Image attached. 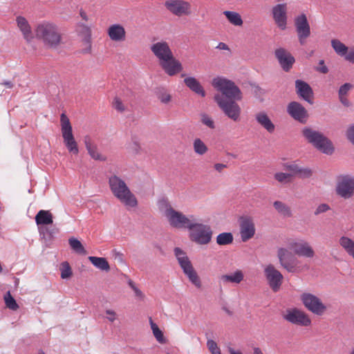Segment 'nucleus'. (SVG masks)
Listing matches in <instances>:
<instances>
[{
	"mask_svg": "<svg viewBox=\"0 0 354 354\" xmlns=\"http://www.w3.org/2000/svg\"><path fill=\"white\" fill-rule=\"evenodd\" d=\"M174 251L178 262L184 273L187 272L194 268L192 262L183 250L180 248H175Z\"/></svg>",
	"mask_w": 354,
	"mask_h": 354,
	"instance_id": "b1692460",
	"label": "nucleus"
},
{
	"mask_svg": "<svg viewBox=\"0 0 354 354\" xmlns=\"http://www.w3.org/2000/svg\"><path fill=\"white\" fill-rule=\"evenodd\" d=\"M257 122L268 132L273 133L275 126L265 112H259L255 115Z\"/></svg>",
	"mask_w": 354,
	"mask_h": 354,
	"instance_id": "cd10ccee",
	"label": "nucleus"
},
{
	"mask_svg": "<svg viewBox=\"0 0 354 354\" xmlns=\"http://www.w3.org/2000/svg\"><path fill=\"white\" fill-rule=\"evenodd\" d=\"M223 15L232 24L239 26L243 24L241 17L238 12L226 10L223 12Z\"/></svg>",
	"mask_w": 354,
	"mask_h": 354,
	"instance_id": "f704fd0d",
	"label": "nucleus"
},
{
	"mask_svg": "<svg viewBox=\"0 0 354 354\" xmlns=\"http://www.w3.org/2000/svg\"><path fill=\"white\" fill-rule=\"evenodd\" d=\"M106 314L109 315V317H107V319L111 322H113L116 319V313L115 311L112 310H106Z\"/></svg>",
	"mask_w": 354,
	"mask_h": 354,
	"instance_id": "680f3d73",
	"label": "nucleus"
},
{
	"mask_svg": "<svg viewBox=\"0 0 354 354\" xmlns=\"http://www.w3.org/2000/svg\"><path fill=\"white\" fill-rule=\"evenodd\" d=\"M184 274L187 277L189 281L197 288H201L202 287L201 280L194 268Z\"/></svg>",
	"mask_w": 354,
	"mask_h": 354,
	"instance_id": "ea45409f",
	"label": "nucleus"
},
{
	"mask_svg": "<svg viewBox=\"0 0 354 354\" xmlns=\"http://www.w3.org/2000/svg\"><path fill=\"white\" fill-rule=\"evenodd\" d=\"M286 169L291 171L292 172V175H297V173H298V171H299V166L296 165V164H292V165H287L286 166Z\"/></svg>",
	"mask_w": 354,
	"mask_h": 354,
	"instance_id": "13d9d810",
	"label": "nucleus"
},
{
	"mask_svg": "<svg viewBox=\"0 0 354 354\" xmlns=\"http://www.w3.org/2000/svg\"><path fill=\"white\" fill-rule=\"evenodd\" d=\"M37 225H50L53 223V214L47 210H40L35 216Z\"/></svg>",
	"mask_w": 354,
	"mask_h": 354,
	"instance_id": "c756f323",
	"label": "nucleus"
},
{
	"mask_svg": "<svg viewBox=\"0 0 354 354\" xmlns=\"http://www.w3.org/2000/svg\"><path fill=\"white\" fill-rule=\"evenodd\" d=\"M159 65L169 76L175 75L183 70L181 63L174 57V55L165 60L160 61Z\"/></svg>",
	"mask_w": 354,
	"mask_h": 354,
	"instance_id": "412c9836",
	"label": "nucleus"
},
{
	"mask_svg": "<svg viewBox=\"0 0 354 354\" xmlns=\"http://www.w3.org/2000/svg\"><path fill=\"white\" fill-rule=\"evenodd\" d=\"M108 35L112 41H122L125 39L126 31L122 26L113 24L109 28Z\"/></svg>",
	"mask_w": 354,
	"mask_h": 354,
	"instance_id": "393cba45",
	"label": "nucleus"
},
{
	"mask_svg": "<svg viewBox=\"0 0 354 354\" xmlns=\"http://www.w3.org/2000/svg\"><path fill=\"white\" fill-rule=\"evenodd\" d=\"M330 209V207L328 205L326 204V203H322L321 205H319L316 210L315 211L314 214L315 215H319V214H322V213H324V212H327L328 210Z\"/></svg>",
	"mask_w": 354,
	"mask_h": 354,
	"instance_id": "5fc2aeb1",
	"label": "nucleus"
},
{
	"mask_svg": "<svg viewBox=\"0 0 354 354\" xmlns=\"http://www.w3.org/2000/svg\"><path fill=\"white\" fill-rule=\"evenodd\" d=\"M277 257L282 268L289 272H294L295 271V259L288 250L283 248H279L277 250Z\"/></svg>",
	"mask_w": 354,
	"mask_h": 354,
	"instance_id": "dca6fc26",
	"label": "nucleus"
},
{
	"mask_svg": "<svg viewBox=\"0 0 354 354\" xmlns=\"http://www.w3.org/2000/svg\"><path fill=\"white\" fill-rule=\"evenodd\" d=\"M228 352L230 354H243L240 351H235L232 347L228 348Z\"/></svg>",
	"mask_w": 354,
	"mask_h": 354,
	"instance_id": "774afa93",
	"label": "nucleus"
},
{
	"mask_svg": "<svg viewBox=\"0 0 354 354\" xmlns=\"http://www.w3.org/2000/svg\"><path fill=\"white\" fill-rule=\"evenodd\" d=\"M273 206L275 209L284 216H290L292 215L290 207L281 201H277L274 202Z\"/></svg>",
	"mask_w": 354,
	"mask_h": 354,
	"instance_id": "4c0bfd02",
	"label": "nucleus"
},
{
	"mask_svg": "<svg viewBox=\"0 0 354 354\" xmlns=\"http://www.w3.org/2000/svg\"><path fill=\"white\" fill-rule=\"evenodd\" d=\"M331 46L335 53L340 56H344L348 52V47L338 39H332Z\"/></svg>",
	"mask_w": 354,
	"mask_h": 354,
	"instance_id": "c9c22d12",
	"label": "nucleus"
},
{
	"mask_svg": "<svg viewBox=\"0 0 354 354\" xmlns=\"http://www.w3.org/2000/svg\"><path fill=\"white\" fill-rule=\"evenodd\" d=\"M313 174V171L309 167H299L297 176L301 178H310Z\"/></svg>",
	"mask_w": 354,
	"mask_h": 354,
	"instance_id": "a18cd8bd",
	"label": "nucleus"
},
{
	"mask_svg": "<svg viewBox=\"0 0 354 354\" xmlns=\"http://www.w3.org/2000/svg\"><path fill=\"white\" fill-rule=\"evenodd\" d=\"M214 100L226 116L234 122L239 121L241 109L236 102L237 100H227L219 94L214 96Z\"/></svg>",
	"mask_w": 354,
	"mask_h": 354,
	"instance_id": "423d86ee",
	"label": "nucleus"
},
{
	"mask_svg": "<svg viewBox=\"0 0 354 354\" xmlns=\"http://www.w3.org/2000/svg\"><path fill=\"white\" fill-rule=\"evenodd\" d=\"M251 86L255 95H261L263 93V89L259 85L251 84Z\"/></svg>",
	"mask_w": 354,
	"mask_h": 354,
	"instance_id": "bf43d9fd",
	"label": "nucleus"
},
{
	"mask_svg": "<svg viewBox=\"0 0 354 354\" xmlns=\"http://www.w3.org/2000/svg\"><path fill=\"white\" fill-rule=\"evenodd\" d=\"M240 234L242 241L246 242L252 239L255 234L254 223L250 217L240 218Z\"/></svg>",
	"mask_w": 354,
	"mask_h": 354,
	"instance_id": "aec40b11",
	"label": "nucleus"
},
{
	"mask_svg": "<svg viewBox=\"0 0 354 354\" xmlns=\"http://www.w3.org/2000/svg\"><path fill=\"white\" fill-rule=\"evenodd\" d=\"M216 48L220 49V50H226L230 51V48L228 47V46L223 42H220L218 44V46H216Z\"/></svg>",
	"mask_w": 354,
	"mask_h": 354,
	"instance_id": "69168bd1",
	"label": "nucleus"
},
{
	"mask_svg": "<svg viewBox=\"0 0 354 354\" xmlns=\"http://www.w3.org/2000/svg\"><path fill=\"white\" fill-rule=\"evenodd\" d=\"M109 185L113 195L125 206L136 207L138 205L136 197L120 176L115 174L111 176Z\"/></svg>",
	"mask_w": 354,
	"mask_h": 354,
	"instance_id": "f03ea898",
	"label": "nucleus"
},
{
	"mask_svg": "<svg viewBox=\"0 0 354 354\" xmlns=\"http://www.w3.org/2000/svg\"><path fill=\"white\" fill-rule=\"evenodd\" d=\"M315 70L322 74H326L328 72V68L323 59L319 60V66L315 68Z\"/></svg>",
	"mask_w": 354,
	"mask_h": 354,
	"instance_id": "864d4df0",
	"label": "nucleus"
},
{
	"mask_svg": "<svg viewBox=\"0 0 354 354\" xmlns=\"http://www.w3.org/2000/svg\"><path fill=\"white\" fill-rule=\"evenodd\" d=\"M290 248L295 254L305 258H313L315 256V251L310 244L304 241L293 242L290 243Z\"/></svg>",
	"mask_w": 354,
	"mask_h": 354,
	"instance_id": "6ab92c4d",
	"label": "nucleus"
},
{
	"mask_svg": "<svg viewBox=\"0 0 354 354\" xmlns=\"http://www.w3.org/2000/svg\"><path fill=\"white\" fill-rule=\"evenodd\" d=\"M82 33L84 34L82 41L84 44L86 46V49L84 50V53H89L91 49V31L90 28L86 26H83Z\"/></svg>",
	"mask_w": 354,
	"mask_h": 354,
	"instance_id": "58836bf2",
	"label": "nucleus"
},
{
	"mask_svg": "<svg viewBox=\"0 0 354 354\" xmlns=\"http://www.w3.org/2000/svg\"><path fill=\"white\" fill-rule=\"evenodd\" d=\"M16 20L19 28L23 33L24 39L28 42H30L33 39V34L28 21L21 16L17 17Z\"/></svg>",
	"mask_w": 354,
	"mask_h": 354,
	"instance_id": "bb28decb",
	"label": "nucleus"
},
{
	"mask_svg": "<svg viewBox=\"0 0 354 354\" xmlns=\"http://www.w3.org/2000/svg\"><path fill=\"white\" fill-rule=\"evenodd\" d=\"M344 57L347 61L354 64V48L347 52Z\"/></svg>",
	"mask_w": 354,
	"mask_h": 354,
	"instance_id": "052dcab7",
	"label": "nucleus"
},
{
	"mask_svg": "<svg viewBox=\"0 0 354 354\" xmlns=\"http://www.w3.org/2000/svg\"><path fill=\"white\" fill-rule=\"evenodd\" d=\"M212 85L222 93L221 95L225 99L237 100L242 99L240 88L232 80L218 77L213 80Z\"/></svg>",
	"mask_w": 354,
	"mask_h": 354,
	"instance_id": "20e7f679",
	"label": "nucleus"
},
{
	"mask_svg": "<svg viewBox=\"0 0 354 354\" xmlns=\"http://www.w3.org/2000/svg\"><path fill=\"white\" fill-rule=\"evenodd\" d=\"M335 192L344 199L351 198L354 195V177L351 175L338 176Z\"/></svg>",
	"mask_w": 354,
	"mask_h": 354,
	"instance_id": "1a4fd4ad",
	"label": "nucleus"
},
{
	"mask_svg": "<svg viewBox=\"0 0 354 354\" xmlns=\"http://www.w3.org/2000/svg\"><path fill=\"white\" fill-rule=\"evenodd\" d=\"M339 245L354 259V241L346 236H342L339 240Z\"/></svg>",
	"mask_w": 354,
	"mask_h": 354,
	"instance_id": "473e14b6",
	"label": "nucleus"
},
{
	"mask_svg": "<svg viewBox=\"0 0 354 354\" xmlns=\"http://www.w3.org/2000/svg\"><path fill=\"white\" fill-rule=\"evenodd\" d=\"M287 112L293 119L301 123H305L308 117V111L305 107L295 101L288 104Z\"/></svg>",
	"mask_w": 354,
	"mask_h": 354,
	"instance_id": "f3484780",
	"label": "nucleus"
},
{
	"mask_svg": "<svg viewBox=\"0 0 354 354\" xmlns=\"http://www.w3.org/2000/svg\"><path fill=\"white\" fill-rule=\"evenodd\" d=\"M149 324L152 333L156 340L160 344H165L167 340L164 337L162 331L158 328V325L153 322L151 317H149Z\"/></svg>",
	"mask_w": 354,
	"mask_h": 354,
	"instance_id": "72a5a7b5",
	"label": "nucleus"
},
{
	"mask_svg": "<svg viewBox=\"0 0 354 354\" xmlns=\"http://www.w3.org/2000/svg\"><path fill=\"white\" fill-rule=\"evenodd\" d=\"M158 98L162 103L167 104L171 100V95L166 92H160L158 93Z\"/></svg>",
	"mask_w": 354,
	"mask_h": 354,
	"instance_id": "603ef678",
	"label": "nucleus"
},
{
	"mask_svg": "<svg viewBox=\"0 0 354 354\" xmlns=\"http://www.w3.org/2000/svg\"><path fill=\"white\" fill-rule=\"evenodd\" d=\"M301 300L309 311L317 315H322L326 310V306L321 299L311 293H303L301 295Z\"/></svg>",
	"mask_w": 354,
	"mask_h": 354,
	"instance_id": "9d476101",
	"label": "nucleus"
},
{
	"mask_svg": "<svg viewBox=\"0 0 354 354\" xmlns=\"http://www.w3.org/2000/svg\"><path fill=\"white\" fill-rule=\"evenodd\" d=\"M283 318L291 324L299 326H308L311 323L308 316L297 308L287 310Z\"/></svg>",
	"mask_w": 354,
	"mask_h": 354,
	"instance_id": "4468645a",
	"label": "nucleus"
},
{
	"mask_svg": "<svg viewBox=\"0 0 354 354\" xmlns=\"http://www.w3.org/2000/svg\"><path fill=\"white\" fill-rule=\"evenodd\" d=\"M190 239L200 245L208 244L213 234L211 227L203 223H194L189 225Z\"/></svg>",
	"mask_w": 354,
	"mask_h": 354,
	"instance_id": "39448f33",
	"label": "nucleus"
},
{
	"mask_svg": "<svg viewBox=\"0 0 354 354\" xmlns=\"http://www.w3.org/2000/svg\"><path fill=\"white\" fill-rule=\"evenodd\" d=\"M201 122L208 127L209 128L214 129L215 128V124L213 120L206 113H202L201 115Z\"/></svg>",
	"mask_w": 354,
	"mask_h": 354,
	"instance_id": "49530a36",
	"label": "nucleus"
},
{
	"mask_svg": "<svg viewBox=\"0 0 354 354\" xmlns=\"http://www.w3.org/2000/svg\"><path fill=\"white\" fill-rule=\"evenodd\" d=\"M272 18L281 30H285L287 25V4L279 3L272 8Z\"/></svg>",
	"mask_w": 354,
	"mask_h": 354,
	"instance_id": "2eb2a0df",
	"label": "nucleus"
},
{
	"mask_svg": "<svg viewBox=\"0 0 354 354\" xmlns=\"http://www.w3.org/2000/svg\"><path fill=\"white\" fill-rule=\"evenodd\" d=\"M185 85L193 92L201 95L202 97L205 95V92L201 85L200 82L194 77H189L184 80Z\"/></svg>",
	"mask_w": 354,
	"mask_h": 354,
	"instance_id": "c85d7f7f",
	"label": "nucleus"
},
{
	"mask_svg": "<svg viewBox=\"0 0 354 354\" xmlns=\"http://www.w3.org/2000/svg\"><path fill=\"white\" fill-rule=\"evenodd\" d=\"M302 136L317 150L326 155H332L335 151L333 142L322 133L306 127L301 131Z\"/></svg>",
	"mask_w": 354,
	"mask_h": 354,
	"instance_id": "7ed1b4c3",
	"label": "nucleus"
},
{
	"mask_svg": "<svg viewBox=\"0 0 354 354\" xmlns=\"http://www.w3.org/2000/svg\"><path fill=\"white\" fill-rule=\"evenodd\" d=\"M295 25L299 41L301 45H304L306 39L310 35V28L306 15L301 14L297 17L295 20Z\"/></svg>",
	"mask_w": 354,
	"mask_h": 354,
	"instance_id": "ddd939ff",
	"label": "nucleus"
},
{
	"mask_svg": "<svg viewBox=\"0 0 354 354\" xmlns=\"http://www.w3.org/2000/svg\"><path fill=\"white\" fill-rule=\"evenodd\" d=\"M35 34L36 38L48 48L57 49L63 43L60 29L52 22L43 21L38 24L35 29Z\"/></svg>",
	"mask_w": 354,
	"mask_h": 354,
	"instance_id": "f257e3e1",
	"label": "nucleus"
},
{
	"mask_svg": "<svg viewBox=\"0 0 354 354\" xmlns=\"http://www.w3.org/2000/svg\"><path fill=\"white\" fill-rule=\"evenodd\" d=\"M214 169L218 171V172H221L223 171V169L226 168L227 167V165H225V164H222V163H216L214 165Z\"/></svg>",
	"mask_w": 354,
	"mask_h": 354,
	"instance_id": "0e129e2a",
	"label": "nucleus"
},
{
	"mask_svg": "<svg viewBox=\"0 0 354 354\" xmlns=\"http://www.w3.org/2000/svg\"><path fill=\"white\" fill-rule=\"evenodd\" d=\"M40 232L45 236L46 234L49 235L50 237H52L53 235L55 233V229H50L48 227H44L40 228Z\"/></svg>",
	"mask_w": 354,
	"mask_h": 354,
	"instance_id": "4d7b16f0",
	"label": "nucleus"
},
{
	"mask_svg": "<svg viewBox=\"0 0 354 354\" xmlns=\"http://www.w3.org/2000/svg\"><path fill=\"white\" fill-rule=\"evenodd\" d=\"M151 52L158 59L159 62L173 55V53L166 41H158L150 47Z\"/></svg>",
	"mask_w": 354,
	"mask_h": 354,
	"instance_id": "5701e85b",
	"label": "nucleus"
},
{
	"mask_svg": "<svg viewBox=\"0 0 354 354\" xmlns=\"http://www.w3.org/2000/svg\"><path fill=\"white\" fill-rule=\"evenodd\" d=\"M4 300L6 307L8 308L16 310L19 308V306L16 302V300L11 295L10 291L7 292L4 296Z\"/></svg>",
	"mask_w": 354,
	"mask_h": 354,
	"instance_id": "37998d69",
	"label": "nucleus"
},
{
	"mask_svg": "<svg viewBox=\"0 0 354 354\" xmlns=\"http://www.w3.org/2000/svg\"><path fill=\"white\" fill-rule=\"evenodd\" d=\"M353 86L350 83H345L342 85L338 91V95H346Z\"/></svg>",
	"mask_w": 354,
	"mask_h": 354,
	"instance_id": "3c124183",
	"label": "nucleus"
},
{
	"mask_svg": "<svg viewBox=\"0 0 354 354\" xmlns=\"http://www.w3.org/2000/svg\"><path fill=\"white\" fill-rule=\"evenodd\" d=\"M165 8L173 15L181 17L191 13V5L183 0H168L165 3Z\"/></svg>",
	"mask_w": 354,
	"mask_h": 354,
	"instance_id": "f8f14e48",
	"label": "nucleus"
},
{
	"mask_svg": "<svg viewBox=\"0 0 354 354\" xmlns=\"http://www.w3.org/2000/svg\"><path fill=\"white\" fill-rule=\"evenodd\" d=\"M264 275L272 290L278 292L283 279L282 274L272 264H269L264 269Z\"/></svg>",
	"mask_w": 354,
	"mask_h": 354,
	"instance_id": "9b49d317",
	"label": "nucleus"
},
{
	"mask_svg": "<svg viewBox=\"0 0 354 354\" xmlns=\"http://www.w3.org/2000/svg\"><path fill=\"white\" fill-rule=\"evenodd\" d=\"M297 94L310 104H313V91L310 86L306 82L297 80L295 81Z\"/></svg>",
	"mask_w": 354,
	"mask_h": 354,
	"instance_id": "4be33fe9",
	"label": "nucleus"
},
{
	"mask_svg": "<svg viewBox=\"0 0 354 354\" xmlns=\"http://www.w3.org/2000/svg\"><path fill=\"white\" fill-rule=\"evenodd\" d=\"M84 142L88 154L92 158L96 160L104 161L106 158L103 157L98 151L96 145L93 143L90 136H86L84 138Z\"/></svg>",
	"mask_w": 354,
	"mask_h": 354,
	"instance_id": "a878e982",
	"label": "nucleus"
},
{
	"mask_svg": "<svg viewBox=\"0 0 354 354\" xmlns=\"http://www.w3.org/2000/svg\"><path fill=\"white\" fill-rule=\"evenodd\" d=\"M88 259L97 268L105 272H109L110 270L109 263L105 258L91 256L88 257Z\"/></svg>",
	"mask_w": 354,
	"mask_h": 354,
	"instance_id": "7c9ffc66",
	"label": "nucleus"
},
{
	"mask_svg": "<svg viewBox=\"0 0 354 354\" xmlns=\"http://www.w3.org/2000/svg\"><path fill=\"white\" fill-rule=\"evenodd\" d=\"M62 134L64 140V143L68 150V151L73 154L79 153L77 143L75 140L73 134V129L70 120L68 117L62 113L60 117Z\"/></svg>",
	"mask_w": 354,
	"mask_h": 354,
	"instance_id": "0eeeda50",
	"label": "nucleus"
},
{
	"mask_svg": "<svg viewBox=\"0 0 354 354\" xmlns=\"http://www.w3.org/2000/svg\"><path fill=\"white\" fill-rule=\"evenodd\" d=\"M207 346L212 354H221L220 348L218 347L217 344L212 339H208Z\"/></svg>",
	"mask_w": 354,
	"mask_h": 354,
	"instance_id": "de8ad7c7",
	"label": "nucleus"
},
{
	"mask_svg": "<svg viewBox=\"0 0 354 354\" xmlns=\"http://www.w3.org/2000/svg\"><path fill=\"white\" fill-rule=\"evenodd\" d=\"M340 102L346 107L351 106V102L346 97V95H339Z\"/></svg>",
	"mask_w": 354,
	"mask_h": 354,
	"instance_id": "e2e57ef3",
	"label": "nucleus"
},
{
	"mask_svg": "<svg viewBox=\"0 0 354 354\" xmlns=\"http://www.w3.org/2000/svg\"><path fill=\"white\" fill-rule=\"evenodd\" d=\"M132 149L136 153H138L140 149L139 144L137 142H133Z\"/></svg>",
	"mask_w": 354,
	"mask_h": 354,
	"instance_id": "338daca9",
	"label": "nucleus"
},
{
	"mask_svg": "<svg viewBox=\"0 0 354 354\" xmlns=\"http://www.w3.org/2000/svg\"><path fill=\"white\" fill-rule=\"evenodd\" d=\"M113 106L118 111L123 112L125 110V106L122 104L121 100L115 97L113 102Z\"/></svg>",
	"mask_w": 354,
	"mask_h": 354,
	"instance_id": "8fccbe9b",
	"label": "nucleus"
},
{
	"mask_svg": "<svg viewBox=\"0 0 354 354\" xmlns=\"http://www.w3.org/2000/svg\"><path fill=\"white\" fill-rule=\"evenodd\" d=\"M166 210L165 216L167 217L170 225L175 228H189L192 225V221L188 218L182 212L176 211L171 205L165 201Z\"/></svg>",
	"mask_w": 354,
	"mask_h": 354,
	"instance_id": "6e6552de",
	"label": "nucleus"
},
{
	"mask_svg": "<svg viewBox=\"0 0 354 354\" xmlns=\"http://www.w3.org/2000/svg\"><path fill=\"white\" fill-rule=\"evenodd\" d=\"M68 243L71 248L77 253L86 254V251L82 243L76 238L71 237L68 239Z\"/></svg>",
	"mask_w": 354,
	"mask_h": 354,
	"instance_id": "a19ab883",
	"label": "nucleus"
},
{
	"mask_svg": "<svg viewBox=\"0 0 354 354\" xmlns=\"http://www.w3.org/2000/svg\"><path fill=\"white\" fill-rule=\"evenodd\" d=\"M274 55L283 70L288 72L295 62V57L283 48L276 49Z\"/></svg>",
	"mask_w": 354,
	"mask_h": 354,
	"instance_id": "a211bd4d",
	"label": "nucleus"
},
{
	"mask_svg": "<svg viewBox=\"0 0 354 354\" xmlns=\"http://www.w3.org/2000/svg\"><path fill=\"white\" fill-rule=\"evenodd\" d=\"M234 240L231 232H223L216 237V243L219 245H226L232 243Z\"/></svg>",
	"mask_w": 354,
	"mask_h": 354,
	"instance_id": "e433bc0d",
	"label": "nucleus"
},
{
	"mask_svg": "<svg viewBox=\"0 0 354 354\" xmlns=\"http://www.w3.org/2000/svg\"><path fill=\"white\" fill-rule=\"evenodd\" d=\"M193 147L194 152L198 155H203L208 150L207 147L200 138L194 140Z\"/></svg>",
	"mask_w": 354,
	"mask_h": 354,
	"instance_id": "79ce46f5",
	"label": "nucleus"
},
{
	"mask_svg": "<svg viewBox=\"0 0 354 354\" xmlns=\"http://www.w3.org/2000/svg\"><path fill=\"white\" fill-rule=\"evenodd\" d=\"M347 139L354 145V124L349 127L346 131Z\"/></svg>",
	"mask_w": 354,
	"mask_h": 354,
	"instance_id": "6e6d98bb",
	"label": "nucleus"
},
{
	"mask_svg": "<svg viewBox=\"0 0 354 354\" xmlns=\"http://www.w3.org/2000/svg\"><path fill=\"white\" fill-rule=\"evenodd\" d=\"M244 275L241 270H237L235 272L231 274L221 275L220 279L224 283L231 282L234 283H239L243 279Z\"/></svg>",
	"mask_w": 354,
	"mask_h": 354,
	"instance_id": "2f4dec72",
	"label": "nucleus"
},
{
	"mask_svg": "<svg viewBox=\"0 0 354 354\" xmlns=\"http://www.w3.org/2000/svg\"><path fill=\"white\" fill-rule=\"evenodd\" d=\"M292 175L290 174H286L282 172L277 173L274 175L275 179L280 183L289 182V178Z\"/></svg>",
	"mask_w": 354,
	"mask_h": 354,
	"instance_id": "09e8293b",
	"label": "nucleus"
},
{
	"mask_svg": "<svg viewBox=\"0 0 354 354\" xmlns=\"http://www.w3.org/2000/svg\"><path fill=\"white\" fill-rule=\"evenodd\" d=\"M60 271L61 277L64 279L70 278L73 274L71 268L67 261L62 263L60 266Z\"/></svg>",
	"mask_w": 354,
	"mask_h": 354,
	"instance_id": "c03bdc74",
	"label": "nucleus"
}]
</instances>
